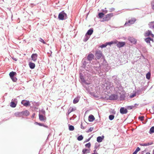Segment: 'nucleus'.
Masks as SVG:
<instances>
[{"instance_id": "1", "label": "nucleus", "mask_w": 154, "mask_h": 154, "mask_svg": "<svg viewBox=\"0 0 154 154\" xmlns=\"http://www.w3.org/2000/svg\"><path fill=\"white\" fill-rule=\"evenodd\" d=\"M58 18L60 20H66L67 18V14L64 12V11H63L59 14Z\"/></svg>"}, {"instance_id": "2", "label": "nucleus", "mask_w": 154, "mask_h": 154, "mask_svg": "<svg viewBox=\"0 0 154 154\" xmlns=\"http://www.w3.org/2000/svg\"><path fill=\"white\" fill-rule=\"evenodd\" d=\"M136 21V20L135 18H132L131 19L128 20V21H126L124 26H129L131 25L132 24H134L135 21Z\"/></svg>"}, {"instance_id": "3", "label": "nucleus", "mask_w": 154, "mask_h": 154, "mask_svg": "<svg viewBox=\"0 0 154 154\" xmlns=\"http://www.w3.org/2000/svg\"><path fill=\"white\" fill-rule=\"evenodd\" d=\"M17 74L16 72L12 71L9 74L10 77L14 82H16L17 79L14 76Z\"/></svg>"}, {"instance_id": "4", "label": "nucleus", "mask_w": 154, "mask_h": 154, "mask_svg": "<svg viewBox=\"0 0 154 154\" xmlns=\"http://www.w3.org/2000/svg\"><path fill=\"white\" fill-rule=\"evenodd\" d=\"M113 16V14L111 13L107 14L106 16L103 18V20H101V21L103 22L104 21H108L109 20L111 17Z\"/></svg>"}, {"instance_id": "5", "label": "nucleus", "mask_w": 154, "mask_h": 154, "mask_svg": "<svg viewBox=\"0 0 154 154\" xmlns=\"http://www.w3.org/2000/svg\"><path fill=\"white\" fill-rule=\"evenodd\" d=\"M17 103V99H13L10 103V106L13 108L16 106Z\"/></svg>"}, {"instance_id": "6", "label": "nucleus", "mask_w": 154, "mask_h": 154, "mask_svg": "<svg viewBox=\"0 0 154 154\" xmlns=\"http://www.w3.org/2000/svg\"><path fill=\"white\" fill-rule=\"evenodd\" d=\"M144 35L145 37H148L151 36L152 38L154 37V35L152 33V32L149 30H148L147 31L145 32Z\"/></svg>"}, {"instance_id": "7", "label": "nucleus", "mask_w": 154, "mask_h": 154, "mask_svg": "<svg viewBox=\"0 0 154 154\" xmlns=\"http://www.w3.org/2000/svg\"><path fill=\"white\" fill-rule=\"evenodd\" d=\"M95 55L96 58L99 59L101 58L102 56V53L100 51H96Z\"/></svg>"}, {"instance_id": "8", "label": "nucleus", "mask_w": 154, "mask_h": 154, "mask_svg": "<svg viewBox=\"0 0 154 154\" xmlns=\"http://www.w3.org/2000/svg\"><path fill=\"white\" fill-rule=\"evenodd\" d=\"M21 103L24 106H28L30 105V102L29 101L26 100H23L21 102Z\"/></svg>"}, {"instance_id": "9", "label": "nucleus", "mask_w": 154, "mask_h": 154, "mask_svg": "<svg viewBox=\"0 0 154 154\" xmlns=\"http://www.w3.org/2000/svg\"><path fill=\"white\" fill-rule=\"evenodd\" d=\"M96 63L97 65H99V66H93V68L94 69L96 70L98 73H100L101 72V71L100 70V69L101 68V66L100 65V64L98 62H97Z\"/></svg>"}, {"instance_id": "10", "label": "nucleus", "mask_w": 154, "mask_h": 154, "mask_svg": "<svg viewBox=\"0 0 154 154\" xmlns=\"http://www.w3.org/2000/svg\"><path fill=\"white\" fill-rule=\"evenodd\" d=\"M120 112L122 114H126L128 112V110L127 109L122 107L120 109Z\"/></svg>"}, {"instance_id": "11", "label": "nucleus", "mask_w": 154, "mask_h": 154, "mask_svg": "<svg viewBox=\"0 0 154 154\" xmlns=\"http://www.w3.org/2000/svg\"><path fill=\"white\" fill-rule=\"evenodd\" d=\"M38 55L37 54H33L31 56L32 60L34 62L35 61L37 58Z\"/></svg>"}, {"instance_id": "12", "label": "nucleus", "mask_w": 154, "mask_h": 154, "mask_svg": "<svg viewBox=\"0 0 154 154\" xmlns=\"http://www.w3.org/2000/svg\"><path fill=\"white\" fill-rule=\"evenodd\" d=\"M125 45V43L124 42H118L116 45V46L119 48L123 47Z\"/></svg>"}, {"instance_id": "13", "label": "nucleus", "mask_w": 154, "mask_h": 154, "mask_svg": "<svg viewBox=\"0 0 154 154\" xmlns=\"http://www.w3.org/2000/svg\"><path fill=\"white\" fill-rule=\"evenodd\" d=\"M94 54H89L87 56L88 60L89 61H91L94 58Z\"/></svg>"}, {"instance_id": "14", "label": "nucleus", "mask_w": 154, "mask_h": 154, "mask_svg": "<svg viewBox=\"0 0 154 154\" xmlns=\"http://www.w3.org/2000/svg\"><path fill=\"white\" fill-rule=\"evenodd\" d=\"M109 98L110 100H115L117 99V95L115 94H112L109 97Z\"/></svg>"}, {"instance_id": "15", "label": "nucleus", "mask_w": 154, "mask_h": 154, "mask_svg": "<svg viewBox=\"0 0 154 154\" xmlns=\"http://www.w3.org/2000/svg\"><path fill=\"white\" fill-rule=\"evenodd\" d=\"M93 32V29L92 28H91L88 31L86 34L90 36L92 34Z\"/></svg>"}, {"instance_id": "16", "label": "nucleus", "mask_w": 154, "mask_h": 154, "mask_svg": "<svg viewBox=\"0 0 154 154\" xmlns=\"http://www.w3.org/2000/svg\"><path fill=\"white\" fill-rule=\"evenodd\" d=\"M153 143L152 142H148L146 143H143L140 144V145L141 146H147L152 145Z\"/></svg>"}, {"instance_id": "17", "label": "nucleus", "mask_w": 154, "mask_h": 154, "mask_svg": "<svg viewBox=\"0 0 154 154\" xmlns=\"http://www.w3.org/2000/svg\"><path fill=\"white\" fill-rule=\"evenodd\" d=\"M104 138V136H102L101 137L99 136L97 137V140L98 143H100L102 141Z\"/></svg>"}, {"instance_id": "18", "label": "nucleus", "mask_w": 154, "mask_h": 154, "mask_svg": "<svg viewBox=\"0 0 154 154\" xmlns=\"http://www.w3.org/2000/svg\"><path fill=\"white\" fill-rule=\"evenodd\" d=\"M138 106V104H135L134 105L128 106L127 108L128 109H134L136 108V106Z\"/></svg>"}, {"instance_id": "19", "label": "nucleus", "mask_w": 154, "mask_h": 154, "mask_svg": "<svg viewBox=\"0 0 154 154\" xmlns=\"http://www.w3.org/2000/svg\"><path fill=\"white\" fill-rule=\"evenodd\" d=\"M145 41L147 43H149L150 44V41H151L153 42V40L152 38H151L150 37H148L145 39Z\"/></svg>"}, {"instance_id": "20", "label": "nucleus", "mask_w": 154, "mask_h": 154, "mask_svg": "<svg viewBox=\"0 0 154 154\" xmlns=\"http://www.w3.org/2000/svg\"><path fill=\"white\" fill-rule=\"evenodd\" d=\"M80 79L82 82L84 83H85L86 81L84 79V78L83 75L82 74H80Z\"/></svg>"}, {"instance_id": "21", "label": "nucleus", "mask_w": 154, "mask_h": 154, "mask_svg": "<svg viewBox=\"0 0 154 154\" xmlns=\"http://www.w3.org/2000/svg\"><path fill=\"white\" fill-rule=\"evenodd\" d=\"M88 119L89 122H93L95 118L94 116L93 115H91L89 116Z\"/></svg>"}, {"instance_id": "22", "label": "nucleus", "mask_w": 154, "mask_h": 154, "mask_svg": "<svg viewBox=\"0 0 154 154\" xmlns=\"http://www.w3.org/2000/svg\"><path fill=\"white\" fill-rule=\"evenodd\" d=\"M76 110L75 108H72V107H70L68 110L67 114L68 115H69L71 112L74 111Z\"/></svg>"}, {"instance_id": "23", "label": "nucleus", "mask_w": 154, "mask_h": 154, "mask_svg": "<svg viewBox=\"0 0 154 154\" xmlns=\"http://www.w3.org/2000/svg\"><path fill=\"white\" fill-rule=\"evenodd\" d=\"M22 116L24 115L26 116H27L29 114V111L27 110H26L23 111H22Z\"/></svg>"}, {"instance_id": "24", "label": "nucleus", "mask_w": 154, "mask_h": 154, "mask_svg": "<svg viewBox=\"0 0 154 154\" xmlns=\"http://www.w3.org/2000/svg\"><path fill=\"white\" fill-rule=\"evenodd\" d=\"M149 26L150 28L154 29V21L150 22L149 24Z\"/></svg>"}, {"instance_id": "25", "label": "nucleus", "mask_w": 154, "mask_h": 154, "mask_svg": "<svg viewBox=\"0 0 154 154\" xmlns=\"http://www.w3.org/2000/svg\"><path fill=\"white\" fill-rule=\"evenodd\" d=\"M14 115L16 117H21L23 116L22 112H15Z\"/></svg>"}, {"instance_id": "26", "label": "nucleus", "mask_w": 154, "mask_h": 154, "mask_svg": "<svg viewBox=\"0 0 154 154\" xmlns=\"http://www.w3.org/2000/svg\"><path fill=\"white\" fill-rule=\"evenodd\" d=\"M29 66L30 68L31 69H33L34 68L35 65L34 63L32 62H30L29 63Z\"/></svg>"}, {"instance_id": "27", "label": "nucleus", "mask_w": 154, "mask_h": 154, "mask_svg": "<svg viewBox=\"0 0 154 154\" xmlns=\"http://www.w3.org/2000/svg\"><path fill=\"white\" fill-rule=\"evenodd\" d=\"M39 119L41 121H43L45 120V117L42 115L41 114H39Z\"/></svg>"}, {"instance_id": "28", "label": "nucleus", "mask_w": 154, "mask_h": 154, "mask_svg": "<svg viewBox=\"0 0 154 154\" xmlns=\"http://www.w3.org/2000/svg\"><path fill=\"white\" fill-rule=\"evenodd\" d=\"M79 100V98L78 97L75 98L74 99L73 101V103H77Z\"/></svg>"}, {"instance_id": "29", "label": "nucleus", "mask_w": 154, "mask_h": 154, "mask_svg": "<svg viewBox=\"0 0 154 154\" xmlns=\"http://www.w3.org/2000/svg\"><path fill=\"white\" fill-rule=\"evenodd\" d=\"M90 36H89L88 35H86V34H85V38L84 40V41L85 42H86L88 39L90 38Z\"/></svg>"}, {"instance_id": "30", "label": "nucleus", "mask_w": 154, "mask_h": 154, "mask_svg": "<svg viewBox=\"0 0 154 154\" xmlns=\"http://www.w3.org/2000/svg\"><path fill=\"white\" fill-rule=\"evenodd\" d=\"M69 130L70 131H73L74 129V127L72 125H69Z\"/></svg>"}, {"instance_id": "31", "label": "nucleus", "mask_w": 154, "mask_h": 154, "mask_svg": "<svg viewBox=\"0 0 154 154\" xmlns=\"http://www.w3.org/2000/svg\"><path fill=\"white\" fill-rule=\"evenodd\" d=\"M154 132V127H152L150 129L149 133L150 134H152Z\"/></svg>"}, {"instance_id": "32", "label": "nucleus", "mask_w": 154, "mask_h": 154, "mask_svg": "<svg viewBox=\"0 0 154 154\" xmlns=\"http://www.w3.org/2000/svg\"><path fill=\"white\" fill-rule=\"evenodd\" d=\"M45 114V111L43 109H42L39 110V114H41L42 115Z\"/></svg>"}, {"instance_id": "33", "label": "nucleus", "mask_w": 154, "mask_h": 154, "mask_svg": "<svg viewBox=\"0 0 154 154\" xmlns=\"http://www.w3.org/2000/svg\"><path fill=\"white\" fill-rule=\"evenodd\" d=\"M83 137L82 135H80L78 136L77 138V139L79 141H81L83 140Z\"/></svg>"}, {"instance_id": "34", "label": "nucleus", "mask_w": 154, "mask_h": 154, "mask_svg": "<svg viewBox=\"0 0 154 154\" xmlns=\"http://www.w3.org/2000/svg\"><path fill=\"white\" fill-rule=\"evenodd\" d=\"M104 14L103 12H100L98 14V16L100 18H101L103 17Z\"/></svg>"}, {"instance_id": "35", "label": "nucleus", "mask_w": 154, "mask_h": 154, "mask_svg": "<svg viewBox=\"0 0 154 154\" xmlns=\"http://www.w3.org/2000/svg\"><path fill=\"white\" fill-rule=\"evenodd\" d=\"M140 150V149L139 147H137L136 150L132 154H136Z\"/></svg>"}, {"instance_id": "36", "label": "nucleus", "mask_w": 154, "mask_h": 154, "mask_svg": "<svg viewBox=\"0 0 154 154\" xmlns=\"http://www.w3.org/2000/svg\"><path fill=\"white\" fill-rule=\"evenodd\" d=\"M114 82L117 85V87H119L120 86V82L118 80H116V81H114Z\"/></svg>"}, {"instance_id": "37", "label": "nucleus", "mask_w": 154, "mask_h": 154, "mask_svg": "<svg viewBox=\"0 0 154 154\" xmlns=\"http://www.w3.org/2000/svg\"><path fill=\"white\" fill-rule=\"evenodd\" d=\"M109 119L110 120H112L114 118V116L112 115H110L109 117Z\"/></svg>"}, {"instance_id": "38", "label": "nucleus", "mask_w": 154, "mask_h": 154, "mask_svg": "<svg viewBox=\"0 0 154 154\" xmlns=\"http://www.w3.org/2000/svg\"><path fill=\"white\" fill-rule=\"evenodd\" d=\"M151 74L149 72H148L146 74V78L148 79H150Z\"/></svg>"}, {"instance_id": "39", "label": "nucleus", "mask_w": 154, "mask_h": 154, "mask_svg": "<svg viewBox=\"0 0 154 154\" xmlns=\"http://www.w3.org/2000/svg\"><path fill=\"white\" fill-rule=\"evenodd\" d=\"M94 129V127H91L88 131H86V132L88 133L91 132Z\"/></svg>"}, {"instance_id": "40", "label": "nucleus", "mask_w": 154, "mask_h": 154, "mask_svg": "<svg viewBox=\"0 0 154 154\" xmlns=\"http://www.w3.org/2000/svg\"><path fill=\"white\" fill-rule=\"evenodd\" d=\"M91 146V144L90 143H87L85 145V146L86 147H88L89 148Z\"/></svg>"}, {"instance_id": "41", "label": "nucleus", "mask_w": 154, "mask_h": 154, "mask_svg": "<svg viewBox=\"0 0 154 154\" xmlns=\"http://www.w3.org/2000/svg\"><path fill=\"white\" fill-rule=\"evenodd\" d=\"M107 46V45L106 44V43L105 44H103L100 46V47H101L102 48H105Z\"/></svg>"}, {"instance_id": "42", "label": "nucleus", "mask_w": 154, "mask_h": 154, "mask_svg": "<svg viewBox=\"0 0 154 154\" xmlns=\"http://www.w3.org/2000/svg\"><path fill=\"white\" fill-rule=\"evenodd\" d=\"M39 41L41 42H42L43 44H45V42L41 38H39Z\"/></svg>"}, {"instance_id": "43", "label": "nucleus", "mask_w": 154, "mask_h": 154, "mask_svg": "<svg viewBox=\"0 0 154 154\" xmlns=\"http://www.w3.org/2000/svg\"><path fill=\"white\" fill-rule=\"evenodd\" d=\"M151 5L152 8L154 10V0H152L151 2Z\"/></svg>"}, {"instance_id": "44", "label": "nucleus", "mask_w": 154, "mask_h": 154, "mask_svg": "<svg viewBox=\"0 0 154 154\" xmlns=\"http://www.w3.org/2000/svg\"><path fill=\"white\" fill-rule=\"evenodd\" d=\"M106 43L107 46V45H111L113 44V43L112 42V41H111V42H106Z\"/></svg>"}, {"instance_id": "45", "label": "nucleus", "mask_w": 154, "mask_h": 154, "mask_svg": "<svg viewBox=\"0 0 154 154\" xmlns=\"http://www.w3.org/2000/svg\"><path fill=\"white\" fill-rule=\"evenodd\" d=\"M136 95V94L134 93V94H132L130 95L129 97L130 98H132V97H134Z\"/></svg>"}, {"instance_id": "46", "label": "nucleus", "mask_w": 154, "mask_h": 154, "mask_svg": "<svg viewBox=\"0 0 154 154\" xmlns=\"http://www.w3.org/2000/svg\"><path fill=\"white\" fill-rule=\"evenodd\" d=\"M138 119H140L141 121H143L144 120V116H139Z\"/></svg>"}, {"instance_id": "47", "label": "nucleus", "mask_w": 154, "mask_h": 154, "mask_svg": "<svg viewBox=\"0 0 154 154\" xmlns=\"http://www.w3.org/2000/svg\"><path fill=\"white\" fill-rule=\"evenodd\" d=\"M35 123L37 124V125H39V126H45L44 125L42 124V123H38L37 122H35Z\"/></svg>"}, {"instance_id": "48", "label": "nucleus", "mask_w": 154, "mask_h": 154, "mask_svg": "<svg viewBox=\"0 0 154 154\" xmlns=\"http://www.w3.org/2000/svg\"><path fill=\"white\" fill-rule=\"evenodd\" d=\"M88 151V149H82V152L85 153L87 151Z\"/></svg>"}, {"instance_id": "49", "label": "nucleus", "mask_w": 154, "mask_h": 154, "mask_svg": "<svg viewBox=\"0 0 154 154\" xmlns=\"http://www.w3.org/2000/svg\"><path fill=\"white\" fill-rule=\"evenodd\" d=\"M151 112L154 114V106L152 107V109H151Z\"/></svg>"}, {"instance_id": "50", "label": "nucleus", "mask_w": 154, "mask_h": 154, "mask_svg": "<svg viewBox=\"0 0 154 154\" xmlns=\"http://www.w3.org/2000/svg\"><path fill=\"white\" fill-rule=\"evenodd\" d=\"M113 79L114 80V81H116V80H117V77L116 76H113L112 77Z\"/></svg>"}, {"instance_id": "51", "label": "nucleus", "mask_w": 154, "mask_h": 154, "mask_svg": "<svg viewBox=\"0 0 154 154\" xmlns=\"http://www.w3.org/2000/svg\"><path fill=\"white\" fill-rule=\"evenodd\" d=\"M120 97L122 99H123L125 97V96L124 94H121Z\"/></svg>"}, {"instance_id": "52", "label": "nucleus", "mask_w": 154, "mask_h": 154, "mask_svg": "<svg viewBox=\"0 0 154 154\" xmlns=\"http://www.w3.org/2000/svg\"><path fill=\"white\" fill-rule=\"evenodd\" d=\"M141 92V90L140 89L137 90V91L136 92V93H138V94H140V92Z\"/></svg>"}, {"instance_id": "53", "label": "nucleus", "mask_w": 154, "mask_h": 154, "mask_svg": "<svg viewBox=\"0 0 154 154\" xmlns=\"http://www.w3.org/2000/svg\"><path fill=\"white\" fill-rule=\"evenodd\" d=\"M112 42H113V44H117V43H118V42H118V41L117 40H116V41H112Z\"/></svg>"}, {"instance_id": "54", "label": "nucleus", "mask_w": 154, "mask_h": 154, "mask_svg": "<svg viewBox=\"0 0 154 154\" xmlns=\"http://www.w3.org/2000/svg\"><path fill=\"white\" fill-rule=\"evenodd\" d=\"M81 128H82V129H85V127H84L82 125V123H81Z\"/></svg>"}, {"instance_id": "55", "label": "nucleus", "mask_w": 154, "mask_h": 154, "mask_svg": "<svg viewBox=\"0 0 154 154\" xmlns=\"http://www.w3.org/2000/svg\"><path fill=\"white\" fill-rule=\"evenodd\" d=\"M103 12L104 13H103L104 14H105L107 13V11L106 10H103Z\"/></svg>"}, {"instance_id": "56", "label": "nucleus", "mask_w": 154, "mask_h": 154, "mask_svg": "<svg viewBox=\"0 0 154 154\" xmlns=\"http://www.w3.org/2000/svg\"><path fill=\"white\" fill-rule=\"evenodd\" d=\"M91 138V137H90V138H89L87 140H86L85 141V142H87L89 141L90 140Z\"/></svg>"}, {"instance_id": "57", "label": "nucleus", "mask_w": 154, "mask_h": 154, "mask_svg": "<svg viewBox=\"0 0 154 154\" xmlns=\"http://www.w3.org/2000/svg\"><path fill=\"white\" fill-rule=\"evenodd\" d=\"M115 10V9L114 8H111L110 9V11H114Z\"/></svg>"}, {"instance_id": "58", "label": "nucleus", "mask_w": 154, "mask_h": 154, "mask_svg": "<svg viewBox=\"0 0 154 154\" xmlns=\"http://www.w3.org/2000/svg\"><path fill=\"white\" fill-rule=\"evenodd\" d=\"M86 64V63L85 61H84L83 62V65L84 66H85Z\"/></svg>"}, {"instance_id": "59", "label": "nucleus", "mask_w": 154, "mask_h": 154, "mask_svg": "<svg viewBox=\"0 0 154 154\" xmlns=\"http://www.w3.org/2000/svg\"><path fill=\"white\" fill-rule=\"evenodd\" d=\"M12 59H13L14 60V61H17V59L16 58H14V57H12Z\"/></svg>"}, {"instance_id": "60", "label": "nucleus", "mask_w": 154, "mask_h": 154, "mask_svg": "<svg viewBox=\"0 0 154 154\" xmlns=\"http://www.w3.org/2000/svg\"><path fill=\"white\" fill-rule=\"evenodd\" d=\"M116 111L114 110H112V113L113 114H116Z\"/></svg>"}, {"instance_id": "61", "label": "nucleus", "mask_w": 154, "mask_h": 154, "mask_svg": "<svg viewBox=\"0 0 154 154\" xmlns=\"http://www.w3.org/2000/svg\"><path fill=\"white\" fill-rule=\"evenodd\" d=\"M89 71L91 73H93V71L92 70H89Z\"/></svg>"}, {"instance_id": "62", "label": "nucleus", "mask_w": 154, "mask_h": 154, "mask_svg": "<svg viewBox=\"0 0 154 154\" xmlns=\"http://www.w3.org/2000/svg\"><path fill=\"white\" fill-rule=\"evenodd\" d=\"M132 40H133L134 41V43H136V41L135 39H134V38H133V39H132Z\"/></svg>"}, {"instance_id": "63", "label": "nucleus", "mask_w": 154, "mask_h": 154, "mask_svg": "<svg viewBox=\"0 0 154 154\" xmlns=\"http://www.w3.org/2000/svg\"><path fill=\"white\" fill-rule=\"evenodd\" d=\"M146 154H150L149 152H147L146 153Z\"/></svg>"}, {"instance_id": "64", "label": "nucleus", "mask_w": 154, "mask_h": 154, "mask_svg": "<svg viewBox=\"0 0 154 154\" xmlns=\"http://www.w3.org/2000/svg\"><path fill=\"white\" fill-rule=\"evenodd\" d=\"M152 154H154V149L153 151V153Z\"/></svg>"}]
</instances>
